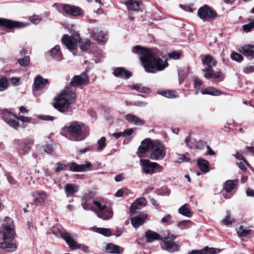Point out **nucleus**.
<instances>
[{
	"label": "nucleus",
	"instance_id": "34",
	"mask_svg": "<svg viewBox=\"0 0 254 254\" xmlns=\"http://www.w3.org/2000/svg\"><path fill=\"white\" fill-rule=\"evenodd\" d=\"M201 93L203 95L207 94L212 96H218L220 95V92L213 87H208L203 89L201 91Z\"/></svg>",
	"mask_w": 254,
	"mask_h": 254
},
{
	"label": "nucleus",
	"instance_id": "40",
	"mask_svg": "<svg viewBox=\"0 0 254 254\" xmlns=\"http://www.w3.org/2000/svg\"><path fill=\"white\" fill-rule=\"evenodd\" d=\"M251 231L250 229L244 228L242 226H240L237 230V233L239 237H245L249 235Z\"/></svg>",
	"mask_w": 254,
	"mask_h": 254
},
{
	"label": "nucleus",
	"instance_id": "22",
	"mask_svg": "<svg viewBox=\"0 0 254 254\" xmlns=\"http://www.w3.org/2000/svg\"><path fill=\"white\" fill-rule=\"evenodd\" d=\"M147 217L146 214L141 213L131 219V223L133 227L137 228L140 226L145 222Z\"/></svg>",
	"mask_w": 254,
	"mask_h": 254
},
{
	"label": "nucleus",
	"instance_id": "23",
	"mask_svg": "<svg viewBox=\"0 0 254 254\" xmlns=\"http://www.w3.org/2000/svg\"><path fill=\"white\" fill-rule=\"evenodd\" d=\"M145 237L146 242L147 243H152L157 240H161L162 239V237L158 233L151 230L145 232Z\"/></svg>",
	"mask_w": 254,
	"mask_h": 254
},
{
	"label": "nucleus",
	"instance_id": "27",
	"mask_svg": "<svg viewBox=\"0 0 254 254\" xmlns=\"http://www.w3.org/2000/svg\"><path fill=\"white\" fill-rule=\"evenodd\" d=\"M114 74L117 77L128 79L131 76V73L127 71L124 67H117L114 71Z\"/></svg>",
	"mask_w": 254,
	"mask_h": 254
},
{
	"label": "nucleus",
	"instance_id": "1",
	"mask_svg": "<svg viewBox=\"0 0 254 254\" xmlns=\"http://www.w3.org/2000/svg\"><path fill=\"white\" fill-rule=\"evenodd\" d=\"M87 71V69H86L80 75L72 77L70 84L55 98V102L53 104L55 109L61 112H64L67 110L70 105L75 103L76 95L73 91L74 88L87 83L89 81Z\"/></svg>",
	"mask_w": 254,
	"mask_h": 254
},
{
	"label": "nucleus",
	"instance_id": "45",
	"mask_svg": "<svg viewBox=\"0 0 254 254\" xmlns=\"http://www.w3.org/2000/svg\"><path fill=\"white\" fill-rule=\"evenodd\" d=\"M204 254H218L221 251L219 249L205 247L203 249Z\"/></svg>",
	"mask_w": 254,
	"mask_h": 254
},
{
	"label": "nucleus",
	"instance_id": "31",
	"mask_svg": "<svg viewBox=\"0 0 254 254\" xmlns=\"http://www.w3.org/2000/svg\"><path fill=\"white\" fill-rule=\"evenodd\" d=\"M66 195L67 197L71 196L78 191V187L72 184H67L64 187Z\"/></svg>",
	"mask_w": 254,
	"mask_h": 254
},
{
	"label": "nucleus",
	"instance_id": "43",
	"mask_svg": "<svg viewBox=\"0 0 254 254\" xmlns=\"http://www.w3.org/2000/svg\"><path fill=\"white\" fill-rule=\"evenodd\" d=\"M8 86V82L5 77L0 78V91H3L6 89Z\"/></svg>",
	"mask_w": 254,
	"mask_h": 254
},
{
	"label": "nucleus",
	"instance_id": "13",
	"mask_svg": "<svg viewBox=\"0 0 254 254\" xmlns=\"http://www.w3.org/2000/svg\"><path fill=\"white\" fill-rule=\"evenodd\" d=\"M28 25V23L0 18V26L5 27L7 29L21 28Z\"/></svg>",
	"mask_w": 254,
	"mask_h": 254
},
{
	"label": "nucleus",
	"instance_id": "44",
	"mask_svg": "<svg viewBox=\"0 0 254 254\" xmlns=\"http://www.w3.org/2000/svg\"><path fill=\"white\" fill-rule=\"evenodd\" d=\"M30 62V58L29 56H25L18 60V63L21 66H27L29 64Z\"/></svg>",
	"mask_w": 254,
	"mask_h": 254
},
{
	"label": "nucleus",
	"instance_id": "2",
	"mask_svg": "<svg viewBox=\"0 0 254 254\" xmlns=\"http://www.w3.org/2000/svg\"><path fill=\"white\" fill-rule=\"evenodd\" d=\"M133 53L139 56L145 70L147 72L156 73L164 70L168 66L167 59H162L156 56L148 49L137 45L132 49Z\"/></svg>",
	"mask_w": 254,
	"mask_h": 254
},
{
	"label": "nucleus",
	"instance_id": "16",
	"mask_svg": "<svg viewBox=\"0 0 254 254\" xmlns=\"http://www.w3.org/2000/svg\"><path fill=\"white\" fill-rule=\"evenodd\" d=\"M33 197L34 203L42 204L45 202L46 199L49 196V194L44 191H35L31 193Z\"/></svg>",
	"mask_w": 254,
	"mask_h": 254
},
{
	"label": "nucleus",
	"instance_id": "53",
	"mask_svg": "<svg viewBox=\"0 0 254 254\" xmlns=\"http://www.w3.org/2000/svg\"><path fill=\"white\" fill-rule=\"evenodd\" d=\"M254 28V26L253 25L252 22L249 23L248 24L244 25L243 26V29L246 32H249L251 31V30Z\"/></svg>",
	"mask_w": 254,
	"mask_h": 254
},
{
	"label": "nucleus",
	"instance_id": "54",
	"mask_svg": "<svg viewBox=\"0 0 254 254\" xmlns=\"http://www.w3.org/2000/svg\"><path fill=\"white\" fill-rule=\"evenodd\" d=\"M181 54L179 52H172L168 54V56L169 58H172L175 60L179 59L180 57Z\"/></svg>",
	"mask_w": 254,
	"mask_h": 254
},
{
	"label": "nucleus",
	"instance_id": "20",
	"mask_svg": "<svg viewBox=\"0 0 254 254\" xmlns=\"http://www.w3.org/2000/svg\"><path fill=\"white\" fill-rule=\"evenodd\" d=\"M94 199L90 197V194L85 195L82 199L81 205L84 210H94L93 206Z\"/></svg>",
	"mask_w": 254,
	"mask_h": 254
},
{
	"label": "nucleus",
	"instance_id": "28",
	"mask_svg": "<svg viewBox=\"0 0 254 254\" xmlns=\"http://www.w3.org/2000/svg\"><path fill=\"white\" fill-rule=\"evenodd\" d=\"M125 4L129 10L138 11L140 9L141 1L138 0H128Z\"/></svg>",
	"mask_w": 254,
	"mask_h": 254
},
{
	"label": "nucleus",
	"instance_id": "37",
	"mask_svg": "<svg viewBox=\"0 0 254 254\" xmlns=\"http://www.w3.org/2000/svg\"><path fill=\"white\" fill-rule=\"evenodd\" d=\"M49 54L53 59L55 58L56 56H62L61 48L59 45H56L53 48L49 51Z\"/></svg>",
	"mask_w": 254,
	"mask_h": 254
},
{
	"label": "nucleus",
	"instance_id": "51",
	"mask_svg": "<svg viewBox=\"0 0 254 254\" xmlns=\"http://www.w3.org/2000/svg\"><path fill=\"white\" fill-rule=\"evenodd\" d=\"M44 151L47 153L50 154L54 150V147L52 144H47L43 147Z\"/></svg>",
	"mask_w": 254,
	"mask_h": 254
},
{
	"label": "nucleus",
	"instance_id": "29",
	"mask_svg": "<svg viewBox=\"0 0 254 254\" xmlns=\"http://www.w3.org/2000/svg\"><path fill=\"white\" fill-rule=\"evenodd\" d=\"M237 179L234 180H227L223 184V188L227 192H231L238 184Z\"/></svg>",
	"mask_w": 254,
	"mask_h": 254
},
{
	"label": "nucleus",
	"instance_id": "50",
	"mask_svg": "<svg viewBox=\"0 0 254 254\" xmlns=\"http://www.w3.org/2000/svg\"><path fill=\"white\" fill-rule=\"evenodd\" d=\"M57 167L55 169V171L57 173H59L62 170H68V168L67 167V164L63 165L62 163L59 162L57 163Z\"/></svg>",
	"mask_w": 254,
	"mask_h": 254
},
{
	"label": "nucleus",
	"instance_id": "48",
	"mask_svg": "<svg viewBox=\"0 0 254 254\" xmlns=\"http://www.w3.org/2000/svg\"><path fill=\"white\" fill-rule=\"evenodd\" d=\"M190 221H182L178 223V227L181 230L188 229L189 226Z\"/></svg>",
	"mask_w": 254,
	"mask_h": 254
},
{
	"label": "nucleus",
	"instance_id": "46",
	"mask_svg": "<svg viewBox=\"0 0 254 254\" xmlns=\"http://www.w3.org/2000/svg\"><path fill=\"white\" fill-rule=\"evenodd\" d=\"M93 206L94 207V209L96 208L98 209V210L97 212H100L103 209V208H105L106 204H102L99 201L94 199Z\"/></svg>",
	"mask_w": 254,
	"mask_h": 254
},
{
	"label": "nucleus",
	"instance_id": "11",
	"mask_svg": "<svg viewBox=\"0 0 254 254\" xmlns=\"http://www.w3.org/2000/svg\"><path fill=\"white\" fill-rule=\"evenodd\" d=\"M68 170L74 172H88L92 170V165L88 161H85L83 164H78L75 162H71L67 164Z\"/></svg>",
	"mask_w": 254,
	"mask_h": 254
},
{
	"label": "nucleus",
	"instance_id": "15",
	"mask_svg": "<svg viewBox=\"0 0 254 254\" xmlns=\"http://www.w3.org/2000/svg\"><path fill=\"white\" fill-rule=\"evenodd\" d=\"M155 142V141L148 138L144 139L138 147V156L141 158L142 156L140 155V154H143L150 150L151 151Z\"/></svg>",
	"mask_w": 254,
	"mask_h": 254
},
{
	"label": "nucleus",
	"instance_id": "60",
	"mask_svg": "<svg viewBox=\"0 0 254 254\" xmlns=\"http://www.w3.org/2000/svg\"><path fill=\"white\" fill-rule=\"evenodd\" d=\"M179 158L178 159L179 161L178 162H183V161H189V158H188L187 156H185L184 154H178Z\"/></svg>",
	"mask_w": 254,
	"mask_h": 254
},
{
	"label": "nucleus",
	"instance_id": "41",
	"mask_svg": "<svg viewBox=\"0 0 254 254\" xmlns=\"http://www.w3.org/2000/svg\"><path fill=\"white\" fill-rule=\"evenodd\" d=\"M160 94L165 97L170 98H176L178 96L176 92L173 90L163 91L160 92Z\"/></svg>",
	"mask_w": 254,
	"mask_h": 254
},
{
	"label": "nucleus",
	"instance_id": "35",
	"mask_svg": "<svg viewBox=\"0 0 254 254\" xmlns=\"http://www.w3.org/2000/svg\"><path fill=\"white\" fill-rule=\"evenodd\" d=\"M178 211L180 214L185 216L190 217L191 216V212L187 204L183 205Z\"/></svg>",
	"mask_w": 254,
	"mask_h": 254
},
{
	"label": "nucleus",
	"instance_id": "63",
	"mask_svg": "<svg viewBox=\"0 0 254 254\" xmlns=\"http://www.w3.org/2000/svg\"><path fill=\"white\" fill-rule=\"evenodd\" d=\"M133 132V130L132 128H129L125 130L123 132V135L124 136H127L131 135Z\"/></svg>",
	"mask_w": 254,
	"mask_h": 254
},
{
	"label": "nucleus",
	"instance_id": "62",
	"mask_svg": "<svg viewBox=\"0 0 254 254\" xmlns=\"http://www.w3.org/2000/svg\"><path fill=\"white\" fill-rule=\"evenodd\" d=\"M11 83L14 85L17 86L19 85V82L20 81V78L18 77H12L10 79Z\"/></svg>",
	"mask_w": 254,
	"mask_h": 254
},
{
	"label": "nucleus",
	"instance_id": "17",
	"mask_svg": "<svg viewBox=\"0 0 254 254\" xmlns=\"http://www.w3.org/2000/svg\"><path fill=\"white\" fill-rule=\"evenodd\" d=\"M202 72L203 73L204 76L206 78H214L218 79L219 81H222L223 79V75L219 71L214 73L213 70L212 69L208 68L203 69Z\"/></svg>",
	"mask_w": 254,
	"mask_h": 254
},
{
	"label": "nucleus",
	"instance_id": "42",
	"mask_svg": "<svg viewBox=\"0 0 254 254\" xmlns=\"http://www.w3.org/2000/svg\"><path fill=\"white\" fill-rule=\"evenodd\" d=\"M234 219L230 214L226 215L225 218L221 221V224L224 225H230L234 223Z\"/></svg>",
	"mask_w": 254,
	"mask_h": 254
},
{
	"label": "nucleus",
	"instance_id": "39",
	"mask_svg": "<svg viewBox=\"0 0 254 254\" xmlns=\"http://www.w3.org/2000/svg\"><path fill=\"white\" fill-rule=\"evenodd\" d=\"M132 89H134L138 92L144 93H149L150 92V90L149 88L143 86L140 84H136L133 85L132 87Z\"/></svg>",
	"mask_w": 254,
	"mask_h": 254
},
{
	"label": "nucleus",
	"instance_id": "47",
	"mask_svg": "<svg viewBox=\"0 0 254 254\" xmlns=\"http://www.w3.org/2000/svg\"><path fill=\"white\" fill-rule=\"evenodd\" d=\"M106 138L105 137H102L98 141L97 143L98 144V146L97 149L98 150H103L106 146Z\"/></svg>",
	"mask_w": 254,
	"mask_h": 254
},
{
	"label": "nucleus",
	"instance_id": "21",
	"mask_svg": "<svg viewBox=\"0 0 254 254\" xmlns=\"http://www.w3.org/2000/svg\"><path fill=\"white\" fill-rule=\"evenodd\" d=\"M48 83L47 79L43 78L41 75H38L34 79V88L36 90H40L44 88L45 85Z\"/></svg>",
	"mask_w": 254,
	"mask_h": 254
},
{
	"label": "nucleus",
	"instance_id": "9",
	"mask_svg": "<svg viewBox=\"0 0 254 254\" xmlns=\"http://www.w3.org/2000/svg\"><path fill=\"white\" fill-rule=\"evenodd\" d=\"M166 149L161 143L155 142L150 153V158L154 160H161L166 156Z\"/></svg>",
	"mask_w": 254,
	"mask_h": 254
},
{
	"label": "nucleus",
	"instance_id": "58",
	"mask_svg": "<svg viewBox=\"0 0 254 254\" xmlns=\"http://www.w3.org/2000/svg\"><path fill=\"white\" fill-rule=\"evenodd\" d=\"M235 157L240 160H243L244 162L248 166H249L250 165L249 163L244 159V157L243 156L242 154L239 153V152H237L235 155Z\"/></svg>",
	"mask_w": 254,
	"mask_h": 254
},
{
	"label": "nucleus",
	"instance_id": "56",
	"mask_svg": "<svg viewBox=\"0 0 254 254\" xmlns=\"http://www.w3.org/2000/svg\"><path fill=\"white\" fill-rule=\"evenodd\" d=\"M30 20L34 24H38L41 20V19L37 15H34L30 17Z\"/></svg>",
	"mask_w": 254,
	"mask_h": 254
},
{
	"label": "nucleus",
	"instance_id": "64",
	"mask_svg": "<svg viewBox=\"0 0 254 254\" xmlns=\"http://www.w3.org/2000/svg\"><path fill=\"white\" fill-rule=\"evenodd\" d=\"M188 254H204V250L202 249L201 250H192Z\"/></svg>",
	"mask_w": 254,
	"mask_h": 254
},
{
	"label": "nucleus",
	"instance_id": "30",
	"mask_svg": "<svg viewBox=\"0 0 254 254\" xmlns=\"http://www.w3.org/2000/svg\"><path fill=\"white\" fill-rule=\"evenodd\" d=\"M106 251L109 253L120 254L123 253L124 249L113 244H108L105 248Z\"/></svg>",
	"mask_w": 254,
	"mask_h": 254
},
{
	"label": "nucleus",
	"instance_id": "8",
	"mask_svg": "<svg viewBox=\"0 0 254 254\" xmlns=\"http://www.w3.org/2000/svg\"><path fill=\"white\" fill-rule=\"evenodd\" d=\"M140 165L142 172L145 174L152 175L155 172H161L163 167L156 162H151L148 159L140 160Z\"/></svg>",
	"mask_w": 254,
	"mask_h": 254
},
{
	"label": "nucleus",
	"instance_id": "12",
	"mask_svg": "<svg viewBox=\"0 0 254 254\" xmlns=\"http://www.w3.org/2000/svg\"><path fill=\"white\" fill-rule=\"evenodd\" d=\"M197 14L203 21H210L216 16V13L206 5L198 9Z\"/></svg>",
	"mask_w": 254,
	"mask_h": 254
},
{
	"label": "nucleus",
	"instance_id": "38",
	"mask_svg": "<svg viewBox=\"0 0 254 254\" xmlns=\"http://www.w3.org/2000/svg\"><path fill=\"white\" fill-rule=\"evenodd\" d=\"M92 229L94 231L107 237L110 236L112 235V233L109 229L94 227Z\"/></svg>",
	"mask_w": 254,
	"mask_h": 254
},
{
	"label": "nucleus",
	"instance_id": "25",
	"mask_svg": "<svg viewBox=\"0 0 254 254\" xmlns=\"http://www.w3.org/2000/svg\"><path fill=\"white\" fill-rule=\"evenodd\" d=\"M97 215L98 217L104 219L108 220L111 218L113 216V211L112 209L106 206L105 208L100 211L97 212Z\"/></svg>",
	"mask_w": 254,
	"mask_h": 254
},
{
	"label": "nucleus",
	"instance_id": "5",
	"mask_svg": "<svg viewBox=\"0 0 254 254\" xmlns=\"http://www.w3.org/2000/svg\"><path fill=\"white\" fill-rule=\"evenodd\" d=\"M62 42L69 50H73L76 49L78 42L80 44V49L82 51H87L90 48L91 45L90 41L88 39H85L84 41H81L78 34H77L75 37L64 35L62 39Z\"/></svg>",
	"mask_w": 254,
	"mask_h": 254
},
{
	"label": "nucleus",
	"instance_id": "4",
	"mask_svg": "<svg viewBox=\"0 0 254 254\" xmlns=\"http://www.w3.org/2000/svg\"><path fill=\"white\" fill-rule=\"evenodd\" d=\"M69 134L71 139L80 141L84 139L88 134L89 129L86 125L82 122L73 121L68 123L63 128Z\"/></svg>",
	"mask_w": 254,
	"mask_h": 254
},
{
	"label": "nucleus",
	"instance_id": "33",
	"mask_svg": "<svg viewBox=\"0 0 254 254\" xmlns=\"http://www.w3.org/2000/svg\"><path fill=\"white\" fill-rule=\"evenodd\" d=\"M241 52L246 56L254 57V46L245 45Z\"/></svg>",
	"mask_w": 254,
	"mask_h": 254
},
{
	"label": "nucleus",
	"instance_id": "3",
	"mask_svg": "<svg viewBox=\"0 0 254 254\" xmlns=\"http://www.w3.org/2000/svg\"><path fill=\"white\" fill-rule=\"evenodd\" d=\"M14 233L13 220L6 217L3 224V231L0 232V248L9 252H13L16 249V245L9 242V240L13 239Z\"/></svg>",
	"mask_w": 254,
	"mask_h": 254
},
{
	"label": "nucleus",
	"instance_id": "24",
	"mask_svg": "<svg viewBox=\"0 0 254 254\" xmlns=\"http://www.w3.org/2000/svg\"><path fill=\"white\" fill-rule=\"evenodd\" d=\"M107 33L102 31L99 32L93 31L91 34L93 38L96 40L99 44H101L107 41Z\"/></svg>",
	"mask_w": 254,
	"mask_h": 254
},
{
	"label": "nucleus",
	"instance_id": "18",
	"mask_svg": "<svg viewBox=\"0 0 254 254\" xmlns=\"http://www.w3.org/2000/svg\"><path fill=\"white\" fill-rule=\"evenodd\" d=\"M146 204V200L144 197L139 198L131 204L130 211L132 213H135L137 210H140L144 207Z\"/></svg>",
	"mask_w": 254,
	"mask_h": 254
},
{
	"label": "nucleus",
	"instance_id": "6",
	"mask_svg": "<svg viewBox=\"0 0 254 254\" xmlns=\"http://www.w3.org/2000/svg\"><path fill=\"white\" fill-rule=\"evenodd\" d=\"M2 118L10 127L14 129H17L19 127L18 120L25 123H29L31 121V118L22 115L17 117L7 110L2 114Z\"/></svg>",
	"mask_w": 254,
	"mask_h": 254
},
{
	"label": "nucleus",
	"instance_id": "36",
	"mask_svg": "<svg viewBox=\"0 0 254 254\" xmlns=\"http://www.w3.org/2000/svg\"><path fill=\"white\" fill-rule=\"evenodd\" d=\"M30 149V146H28L21 141L19 144L18 152L20 155L22 156L29 152Z\"/></svg>",
	"mask_w": 254,
	"mask_h": 254
},
{
	"label": "nucleus",
	"instance_id": "59",
	"mask_svg": "<svg viewBox=\"0 0 254 254\" xmlns=\"http://www.w3.org/2000/svg\"><path fill=\"white\" fill-rule=\"evenodd\" d=\"M243 71L247 74L253 72H254V66H248L244 69Z\"/></svg>",
	"mask_w": 254,
	"mask_h": 254
},
{
	"label": "nucleus",
	"instance_id": "57",
	"mask_svg": "<svg viewBox=\"0 0 254 254\" xmlns=\"http://www.w3.org/2000/svg\"><path fill=\"white\" fill-rule=\"evenodd\" d=\"M22 142L25 145H27L28 146H30L31 147L34 143V139L32 138H26L23 140Z\"/></svg>",
	"mask_w": 254,
	"mask_h": 254
},
{
	"label": "nucleus",
	"instance_id": "26",
	"mask_svg": "<svg viewBox=\"0 0 254 254\" xmlns=\"http://www.w3.org/2000/svg\"><path fill=\"white\" fill-rule=\"evenodd\" d=\"M125 118L130 123L136 126H141L145 123L143 120L133 114H128L126 115Z\"/></svg>",
	"mask_w": 254,
	"mask_h": 254
},
{
	"label": "nucleus",
	"instance_id": "55",
	"mask_svg": "<svg viewBox=\"0 0 254 254\" xmlns=\"http://www.w3.org/2000/svg\"><path fill=\"white\" fill-rule=\"evenodd\" d=\"M172 216L170 214H167L161 220L162 223H168L171 221Z\"/></svg>",
	"mask_w": 254,
	"mask_h": 254
},
{
	"label": "nucleus",
	"instance_id": "52",
	"mask_svg": "<svg viewBox=\"0 0 254 254\" xmlns=\"http://www.w3.org/2000/svg\"><path fill=\"white\" fill-rule=\"evenodd\" d=\"M202 83V81L198 77H195L194 78V86L196 89L198 90L199 89H200Z\"/></svg>",
	"mask_w": 254,
	"mask_h": 254
},
{
	"label": "nucleus",
	"instance_id": "61",
	"mask_svg": "<svg viewBox=\"0 0 254 254\" xmlns=\"http://www.w3.org/2000/svg\"><path fill=\"white\" fill-rule=\"evenodd\" d=\"M38 118L45 121H53L54 120V117L50 116H46V115H40L38 116Z\"/></svg>",
	"mask_w": 254,
	"mask_h": 254
},
{
	"label": "nucleus",
	"instance_id": "7",
	"mask_svg": "<svg viewBox=\"0 0 254 254\" xmlns=\"http://www.w3.org/2000/svg\"><path fill=\"white\" fill-rule=\"evenodd\" d=\"M51 231L56 237H61L64 240L71 249L77 250L80 248L79 244L73 239L70 233L62 231L57 226L53 227Z\"/></svg>",
	"mask_w": 254,
	"mask_h": 254
},
{
	"label": "nucleus",
	"instance_id": "14",
	"mask_svg": "<svg viewBox=\"0 0 254 254\" xmlns=\"http://www.w3.org/2000/svg\"><path fill=\"white\" fill-rule=\"evenodd\" d=\"M61 6L63 11L69 15L76 16L83 15V10L78 6L68 4H62Z\"/></svg>",
	"mask_w": 254,
	"mask_h": 254
},
{
	"label": "nucleus",
	"instance_id": "49",
	"mask_svg": "<svg viewBox=\"0 0 254 254\" xmlns=\"http://www.w3.org/2000/svg\"><path fill=\"white\" fill-rule=\"evenodd\" d=\"M231 58L233 60L238 62H240L243 60L242 56L240 54L236 52L231 54Z\"/></svg>",
	"mask_w": 254,
	"mask_h": 254
},
{
	"label": "nucleus",
	"instance_id": "19",
	"mask_svg": "<svg viewBox=\"0 0 254 254\" xmlns=\"http://www.w3.org/2000/svg\"><path fill=\"white\" fill-rule=\"evenodd\" d=\"M202 63L204 66V69L211 68L217 64L216 61L210 55H205L202 56Z\"/></svg>",
	"mask_w": 254,
	"mask_h": 254
},
{
	"label": "nucleus",
	"instance_id": "32",
	"mask_svg": "<svg viewBox=\"0 0 254 254\" xmlns=\"http://www.w3.org/2000/svg\"><path fill=\"white\" fill-rule=\"evenodd\" d=\"M197 164L201 171L206 173L209 171V164L207 160L199 158L197 160Z\"/></svg>",
	"mask_w": 254,
	"mask_h": 254
},
{
	"label": "nucleus",
	"instance_id": "10",
	"mask_svg": "<svg viewBox=\"0 0 254 254\" xmlns=\"http://www.w3.org/2000/svg\"><path fill=\"white\" fill-rule=\"evenodd\" d=\"M176 238V236L171 233H168L167 236L162 237L161 241L165 245V250L169 253H173L179 250V245L174 242Z\"/></svg>",
	"mask_w": 254,
	"mask_h": 254
}]
</instances>
